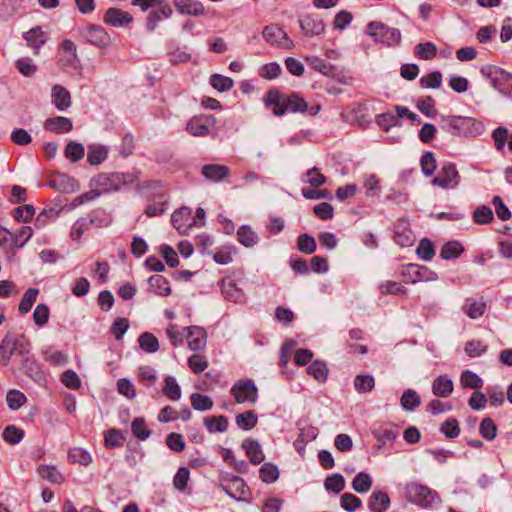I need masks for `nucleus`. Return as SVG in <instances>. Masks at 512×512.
<instances>
[{"label":"nucleus","instance_id":"f257e3e1","mask_svg":"<svg viewBox=\"0 0 512 512\" xmlns=\"http://www.w3.org/2000/svg\"><path fill=\"white\" fill-rule=\"evenodd\" d=\"M439 118L441 129L452 136L476 137L485 130L483 123L473 117L441 114Z\"/></svg>","mask_w":512,"mask_h":512},{"label":"nucleus","instance_id":"f03ea898","mask_svg":"<svg viewBox=\"0 0 512 512\" xmlns=\"http://www.w3.org/2000/svg\"><path fill=\"white\" fill-rule=\"evenodd\" d=\"M264 102L267 107L273 106V113L276 116H282L287 111L292 113H306L307 111L306 100L296 92L286 95L273 88L266 93Z\"/></svg>","mask_w":512,"mask_h":512},{"label":"nucleus","instance_id":"7ed1b4c3","mask_svg":"<svg viewBox=\"0 0 512 512\" xmlns=\"http://www.w3.org/2000/svg\"><path fill=\"white\" fill-rule=\"evenodd\" d=\"M140 172L99 173L90 181V187H99L102 193L117 192L122 188L131 187L138 179Z\"/></svg>","mask_w":512,"mask_h":512},{"label":"nucleus","instance_id":"20e7f679","mask_svg":"<svg viewBox=\"0 0 512 512\" xmlns=\"http://www.w3.org/2000/svg\"><path fill=\"white\" fill-rule=\"evenodd\" d=\"M404 497L407 502L422 509H432L435 504L441 503V497L436 490L418 481L405 484Z\"/></svg>","mask_w":512,"mask_h":512},{"label":"nucleus","instance_id":"39448f33","mask_svg":"<svg viewBox=\"0 0 512 512\" xmlns=\"http://www.w3.org/2000/svg\"><path fill=\"white\" fill-rule=\"evenodd\" d=\"M365 33L375 43L387 47L398 46L401 43L402 35L399 29L390 27L381 21H370L365 28Z\"/></svg>","mask_w":512,"mask_h":512},{"label":"nucleus","instance_id":"423d86ee","mask_svg":"<svg viewBox=\"0 0 512 512\" xmlns=\"http://www.w3.org/2000/svg\"><path fill=\"white\" fill-rule=\"evenodd\" d=\"M28 353V339L23 335L7 333L0 343V365L7 366L13 355Z\"/></svg>","mask_w":512,"mask_h":512},{"label":"nucleus","instance_id":"0eeeda50","mask_svg":"<svg viewBox=\"0 0 512 512\" xmlns=\"http://www.w3.org/2000/svg\"><path fill=\"white\" fill-rule=\"evenodd\" d=\"M480 72L496 90L503 95L512 96L511 73L495 65H484L481 67Z\"/></svg>","mask_w":512,"mask_h":512},{"label":"nucleus","instance_id":"6e6552de","mask_svg":"<svg viewBox=\"0 0 512 512\" xmlns=\"http://www.w3.org/2000/svg\"><path fill=\"white\" fill-rule=\"evenodd\" d=\"M400 276L405 284L434 281L438 278L437 273L428 267L413 263L402 265L400 267Z\"/></svg>","mask_w":512,"mask_h":512},{"label":"nucleus","instance_id":"1a4fd4ad","mask_svg":"<svg viewBox=\"0 0 512 512\" xmlns=\"http://www.w3.org/2000/svg\"><path fill=\"white\" fill-rule=\"evenodd\" d=\"M306 62L311 67V69L325 76L331 77L333 80H336L340 84L349 83L350 78L345 75L342 69L326 62L324 59L318 56L306 57Z\"/></svg>","mask_w":512,"mask_h":512},{"label":"nucleus","instance_id":"9d476101","mask_svg":"<svg viewBox=\"0 0 512 512\" xmlns=\"http://www.w3.org/2000/svg\"><path fill=\"white\" fill-rule=\"evenodd\" d=\"M460 181L461 176L456 165L452 162H445L431 183L443 189H453L460 184Z\"/></svg>","mask_w":512,"mask_h":512},{"label":"nucleus","instance_id":"9b49d317","mask_svg":"<svg viewBox=\"0 0 512 512\" xmlns=\"http://www.w3.org/2000/svg\"><path fill=\"white\" fill-rule=\"evenodd\" d=\"M230 393L239 404L245 402L254 404L258 399V389L252 379L235 382L230 389Z\"/></svg>","mask_w":512,"mask_h":512},{"label":"nucleus","instance_id":"f8f14e48","mask_svg":"<svg viewBox=\"0 0 512 512\" xmlns=\"http://www.w3.org/2000/svg\"><path fill=\"white\" fill-rule=\"evenodd\" d=\"M216 123L217 119L212 114L195 115L187 122L186 130L192 136L205 137L211 134Z\"/></svg>","mask_w":512,"mask_h":512},{"label":"nucleus","instance_id":"ddd939ff","mask_svg":"<svg viewBox=\"0 0 512 512\" xmlns=\"http://www.w3.org/2000/svg\"><path fill=\"white\" fill-rule=\"evenodd\" d=\"M262 36L267 43L281 49L294 48V42L278 24H270L264 27Z\"/></svg>","mask_w":512,"mask_h":512},{"label":"nucleus","instance_id":"4468645a","mask_svg":"<svg viewBox=\"0 0 512 512\" xmlns=\"http://www.w3.org/2000/svg\"><path fill=\"white\" fill-rule=\"evenodd\" d=\"M79 34L88 43L105 48L110 45L111 39L106 30L99 25L90 24L86 27L79 29Z\"/></svg>","mask_w":512,"mask_h":512},{"label":"nucleus","instance_id":"2eb2a0df","mask_svg":"<svg viewBox=\"0 0 512 512\" xmlns=\"http://www.w3.org/2000/svg\"><path fill=\"white\" fill-rule=\"evenodd\" d=\"M300 29L305 37L319 36L325 33L326 25L323 19L314 13L305 14L299 19Z\"/></svg>","mask_w":512,"mask_h":512},{"label":"nucleus","instance_id":"dca6fc26","mask_svg":"<svg viewBox=\"0 0 512 512\" xmlns=\"http://www.w3.org/2000/svg\"><path fill=\"white\" fill-rule=\"evenodd\" d=\"M21 360V369L26 376L31 378L33 381L40 383L45 380V375L40 368L39 363L35 357L31 354V343L28 340V353L19 355Z\"/></svg>","mask_w":512,"mask_h":512},{"label":"nucleus","instance_id":"f3484780","mask_svg":"<svg viewBox=\"0 0 512 512\" xmlns=\"http://www.w3.org/2000/svg\"><path fill=\"white\" fill-rule=\"evenodd\" d=\"M171 223L181 235H186L191 227L198 225V222L192 217V210L186 206L172 214Z\"/></svg>","mask_w":512,"mask_h":512},{"label":"nucleus","instance_id":"a211bd4d","mask_svg":"<svg viewBox=\"0 0 512 512\" xmlns=\"http://www.w3.org/2000/svg\"><path fill=\"white\" fill-rule=\"evenodd\" d=\"M187 338L188 347L192 351H199L205 348L207 333L204 328L196 325L183 328Z\"/></svg>","mask_w":512,"mask_h":512},{"label":"nucleus","instance_id":"6ab92c4d","mask_svg":"<svg viewBox=\"0 0 512 512\" xmlns=\"http://www.w3.org/2000/svg\"><path fill=\"white\" fill-rule=\"evenodd\" d=\"M223 480L226 484H221L222 489L231 498L240 501L245 493L246 483L243 478L227 473L223 476Z\"/></svg>","mask_w":512,"mask_h":512},{"label":"nucleus","instance_id":"aec40b11","mask_svg":"<svg viewBox=\"0 0 512 512\" xmlns=\"http://www.w3.org/2000/svg\"><path fill=\"white\" fill-rule=\"evenodd\" d=\"M155 6L157 8L151 10L146 18V29L149 32H153L160 21L170 18L173 14L172 8L165 0H160Z\"/></svg>","mask_w":512,"mask_h":512},{"label":"nucleus","instance_id":"412c9836","mask_svg":"<svg viewBox=\"0 0 512 512\" xmlns=\"http://www.w3.org/2000/svg\"><path fill=\"white\" fill-rule=\"evenodd\" d=\"M105 24L112 27H123L132 23L133 17L130 13L119 8H108L103 16Z\"/></svg>","mask_w":512,"mask_h":512},{"label":"nucleus","instance_id":"4be33fe9","mask_svg":"<svg viewBox=\"0 0 512 512\" xmlns=\"http://www.w3.org/2000/svg\"><path fill=\"white\" fill-rule=\"evenodd\" d=\"M49 186L60 193H73L79 189V183L73 177L58 173L54 178L49 181Z\"/></svg>","mask_w":512,"mask_h":512},{"label":"nucleus","instance_id":"5701e85b","mask_svg":"<svg viewBox=\"0 0 512 512\" xmlns=\"http://www.w3.org/2000/svg\"><path fill=\"white\" fill-rule=\"evenodd\" d=\"M173 4L182 15L198 17L206 14L205 6L199 0H173Z\"/></svg>","mask_w":512,"mask_h":512},{"label":"nucleus","instance_id":"b1692460","mask_svg":"<svg viewBox=\"0 0 512 512\" xmlns=\"http://www.w3.org/2000/svg\"><path fill=\"white\" fill-rule=\"evenodd\" d=\"M318 436V429L312 425H306L300 428L299 435L293 443L297 453L301 456L305 454L306 445L315 440Z\"/></svg>","mask_w":512,"mask_h":512},{"label":"nucleus","instance_id":"393cba45","mask_svg":"<svg viewBox=\"0 0 512 512\" xmlns=\"http://www.w3.org/2000/svg\"><path fill=\"white\" fill-rule=\"evenodd\" d=\"M393 239L398 245L402 247H409L413 245L414 235L407 221L399 220L395 224Z\"/></svg>","mask_w":512,"mask_h":512},{"label":"nucleus","instance_id":"a878e982","mask_svg":"<svg viewBox=\"0 0 512 512\" xmlns=\"http://www.w3.org/2000/svg\"><path fill=\"white\" fill-rule=\"evenodd\" d=\"M43 127L46 131L63 134L73 129L71 119L64 116L51 117L45 120Z\"/></svg>","mask_w":512,"mask_h":512},{"label":"nucleus","instance_id":"bb28decb","mask_svg":"<svg viewBox=\"0 0 512 512\" xmlns=\"http://www.w3.org/2000/svg\"><path fill=\"white\" fill-rule=\"evenodd\" d=\"M241 448L245 451L252 464L258 465L264 461L265 456L257 440L246 438L243 440Z\"/></svg>","mask_w":512,"mask_h":512},{"label":"nucleus","instance_id":"cd10ccee","mask_svg":"<svg viewBox=\"0 0 512 512\" xmlns=\"http://www.w3.org/2000/svg\"><path fill=\"white\" fill-rule=\"evenodd\" d=\"M230 169L226 165L221 164H205L202 166V175L205 179L212 182H219L227 178Z\"/></svg>","mask_w":512,"mask_h":512},{"label":"nucleus","instance_id":"c85d7f7f","mask_svg":"<svg viewBox=\"0 0 512 512\" xmlns=\"http://www.w3.org/2000/svg\"><path fill=\"white\" fill-rule=\"evenodd\" d=\"M51 97L52 103L60 111H64L71 106L70 92L59 84H56L52 87Z\"/></svg>","mask_w":512,"mask_h":512},{"label":"nucleus","instance_id":"c756f323","mask_svg":"<svg viewBox=\"0 0 512 512\" xmlns=\"http://www.w3.org/2000/svg\"><path fill=\"white\" fill-rule=\"evenodd\" d=\"M390 503V497L386 492L373 491L368 499V508L371 512H386Z\"/></svg>","mask_w":512,"mask_h":512},{"label":"nucleus","instance_id":"7c9ffc66","mask_svg":"<svg viewBox=\"0 0 512 512\" xmlns=\"http://www.w3.org/2000/svg\"><path fill=\"white\" fill-rule=\"evenodd\" d=\"M218 285L221 289L222 295L228 301L237 302L243 297L242 289L238 288L235 281L230 278H222Z\"/></svg>","mask_w":512,"mask_h":512},{"label":"nucleus","instance_id":"2f4dec72","mask_svg":"<svg viewBox=\"0 0 512 512\" xmlns=\"http://www.w3.org/2000/svg\"><path fill=\"white\" fill-rule=\"evenodd\" d=\"M454 384L447 375H440L432 382V392L437 397L446 398L453 392Z\"/></svg>","mask_w":512,"mask_h":512},{"label":"nucleus","instance_id":"473e14b6","mask_svg":"<svg viewBox=\"0 0 512 512\" xmlns=\"http://www.w3.org/2000/svg\"><path fill=\"white\" fill-rule=\"evenodd\" d=\"M87 223L96 228L108 227L112 223V217L103 208H96L92 210L87 216Z\"/></svg>","mask_w":512,"mask_h":512},{"label":"nucleus","instance_id":"72a5a7b5","mask_svg":"<svg viewBox=\"0 0 512 512\" xmlns=\"http://www.w3.org/2000/svg\"><path fill=\"white\" fill-rule=\"evenodd\" d=\"M149 290L159 296H169L171 294L170 283L166 277L156 274L148 278Z\"/></svg>","mask_w":512,"mask_h":512},{"label":"nucleus","instance_id":"f704fd0d","mask_svg":"<svg viewBox=\"0 0 512 512\" xmlns=\"http://www.w3.org/2000/svg\"><path fill=\"white\" fill-rule=\"evenodd\" d=\"M108 153L107 146L91 144L88 146L87 162L93 166L100 165L107 159Z\"/></svg>","mask_w":512,"mask_h":512},{"label":"nucleus","instance_id":"c9c22d12","mask_svg":"<svg viewBox=\"0 0 512 512\" xmlns=\"http://www.w3.org/2000/svg\"><path fill=\"white\" fill-rule=\"evenodd\" d=\"M463 252L464 247L459 241H448L442 246L440 257L444 260H455L459 258Z\"/></svg>","mask_w":512,"mask_h":512},{"label":"nucleus","instance_id":"e433bc0d","mask_svg":"<svg viewBox=\"0 0 512 512\" xmlns=\"http://www.w3.org/2000/svg\"><path fill=\"white\" fill-rule=\"evenodd\" d=\"M126 432L112 428L106 431L104 435V446L108 449L122 447L126 441Z\"/></svg>","mask_w":512,"mask_h":512},{"label":"nucleus","instance_id":"4c0bfd02","mask_svg":"<svg viewBox=\"0 0 512 512\" xmlns=\"http://www.w3.org/2000/svg\"><path fill=\"white\" fill-rule=\"evenodd\" d=\"M204 425L210 433H223L228 429V419L224 415L204 418Z\"/></svg>","mask_w":512,"mask_h":512},{"label":"nucleus","instance_id":"58836bf2","mask_svg":"<svg viewBox=\"0 0 512 512\" xmlns=\"http://www.w3.org/2000/svg\"><path fill=\"white\" fill-rule=\"evenodd\" d=\"M236 425L242 430L249 431L252 430L258 423L257 414L252 411H246L244 413H240L235 417Z\"/></svg>","mask_w":512,"mask_h":512},{"label":"nucleus","instance_id":"ea45409f","mask_svg":"<svg viewBox=\"0 0 512 512\" xmlns=\"http://www.w3.org/2000/svg\"><path fill=\"white\" fill-rule=\"evenodd\" d=\"M237 239L245 247H253L258 241V235L248 225H242L237 231Z\"/></svg>","mask_w":512,"mask_h":512},{"label":"nucleus","instance_id":"a19ab883","mask_svg":"<svg viewBox=\"0 0 512 512\" xmlns=\"http://www.w3.org/2000/svg\"><path fill=\"white\" fill-rule=\"evenodd\" d=\"M139 347L146 353H155L159 349L157 337L150 332H143L138 337Z\"/></svg>","mask_w":512,"mask_h":512},{"label":"nucleus","instance_id":"79ce46f5","mask_svg":"<svg viewBox=\"0 0 512 512\" xmlns=\"http://www.w3.org/2000/svg\"><path fill=\"white\" fill-rule=\"evenodd\" d=\"M162 391L172 401H177L181 398V388L173 376L165 377Z\"/></svg>","mask_w":512,"mask_h":512},{"label":"nucleus","instance_id":"37998d69","mask_svg":"<svg viewBox=\"0 0 512 512\" xmlns=\"http://www.w3.org/2000/svg\"><path fill=\"white\" fill-rule=\"evenodd\" d=\"M37 472L40 477L51 483L61 484L65 480L60 471L54 466L40 465Z\"/></svg>","mask_w":512,"mask_h":512},{"label":"nucleus","instance_id":"c03bdc74","mask_svg":"<svg viewBox=\"0 0 512 512\" xmlns=\"http://www.w3.org/2000/svg\"><path fill=\"white\" fill-rule=\"evenodd\" d=\"M400 403L404 410L413 411L421 404V400L415 390L407 389L403 392Z\"/></svg>","mask_w":512,"mask_h":512},{"label":"nucleus","instance_id":"a18cd8bd","mask_svg":"<svg viewBox=\"0 0 512 512\" xmlns=\"http://www.w3.org/2000/svg\"><path fill=\"white\" fill-rule=\"evenodd\" d=\"M68 459L72 464L88 466L92 462V457L88 451L83 448L75 447L68 451Z\"/></svg>","mask_w":512,"mask_h":512},{"label":"nucleus","instance_id":"49530a36","mask_svg":"<svg viewBox=\"0 0 512 512\" xmlns=\"http://www.w3.org/2000/svg\"><path fill=\"white\" fill-rule=\"evenodd\" d=\"M24 435V430L15 425L6 426L2 433L3 440L10 445H17L20 443L24 438Z\"/></svg>","mask_w":512,"mask_h":512},{"label":"nucleus","instance_id":"de8ad7c7","mask_svg":"<svg viewBox=\"0 0 512 512\" xmlns=\"http://www.w3.org/2000/svg\"><path fill=\"white\" fill-rule=\"evenodd\" d=\"M259 478L262 482L271 484L279 478V469L273 463H264L259 469Z\"/></svg>","mask_w":512,"mask_h":512},{"label":"nucleus","instance_id":"09e8293b","mask_svg":"<svg viewBox=\"0 0 512 512\" xmlns=\"http://www.w3.org/2000/svg\"><path fill=\"white\" fill-rule=\"evenodd\" d=\"M414 54L422 60H431L437 55V47L432 42L419 43L414 48Z\"/></svg>","mask_w":512,"mask_h":512},{"label":"nucleus","instance_id":"8fccbe9b","mask_svg":"<svg viewBox=\"0 0 512 512\" xmlns=\"http://www.w3.org/2000/svg\"><path fill=\"white\" fill-rule=\"evenodd\" d=\"M210 85L219 92H227L234 85L233 79L222 74H212L209 79Z\"/></svg>","mask_w":512,"mask_h":512},{"label":"nucleus","instance_id":"3c124183","mask_svg":"<svg viewBox=\"0 0 512 512\" xmlns=\"http://www.w3.org/2000/svg\"><path fill=\"white\" fill-rule=\"evenodd\" d=\"M307 373L319 382H325L328 377V368L324 361L315 360L308 368Z\"/></svg>","mask_w":512,"mask_h":512},{"label":"nucleus","instance_id":"603ef678","mask_svg":"<svg viewBox=\"0 0 512 512\" xmlns=\"http://www.w3.org/2000/svg\"><path fill=\"white\" fill-rule=\"evenodd\" d=\"M416 254L423 261L428 262L432 260L435 256V246L433 242L428 238L421 239L416 249Z\"/></svg>","mask_w":512,"mask_h":512},{"label":"nucleus","instance_id":"864d4df0","mask_svg":"<svg viewBox=\"0 0 512 512\" xmlns=\"http://www.w3.org/2000/svg\"><path fill=\"white\" fill-rule=\"evenodd\" d=\"M375 379L370 374L357 375L354 379V388L358 393H368L374 389Z\"/></svg>","mask_w":512,"mask_h":512},{"label":"nucleus","instance_id":"5fc2aeb1","mask_svg":"<svg viewBox=\"0 0 512 512\" xmlns=\"http://www.w3.org/2000/svg\"><path fill=\"white\" fill-rule=\"evenodd\" d=\"M38 294H39V290L37 288H28L25 291V293L19 303V307H18L20 314H22V315L27 314L31 310L33 304L36 301Z\"/></svg>","mask_w":512,"mask_h":512},{"label":"nucleus","instance_id":"6e6d98bb","mask_svg":"<svg viewBox=\"0 0 512 512\" xmlns=\"http://www.w3.org/2000/svg\"><path fill=\"white\" fill-rule=\"evenodd\" d=\"M131 431L133 435L144 441L148 439L152 433V431L146 426V421L142 417H136L131 423Z\"/></svg>","mask_w":512,"mask_h":512},{"label":"nucleus","instance_id":"4d7b16f0","mask_svg":"<svg viewBox=\"0 0 512 512\" xmlns=\"http://www.w3.org/2000/svg\"><path fill=\"white\" fill-rule=\"evenodd\" d=\"M35 215V208L31 204H25L22 206H18L13 209L12 217L17 222L28 223L30 222Z\"/></svg>","mask_w":512,"mask_h":512},{"label":"nucleus","instance_id":"13d9d810","mask_svg":"<svg viewBox=\"0 0 512 512\" xmlns=\"http://www.w3.org/2000/svg\"><path fill=\"white\" fill-rule=\"evenodd\" d=\"M24 38L28 46L39 49L45 42L44 32L40 27H35L25 33Z\"/></svg>","mask_w":512,"mask_h":512},{"label":"nucleus","instance_id":"bf43d9fd","mask_svg":"<svg viewBox=\"0 0 512 512\" xmlns=\"http://www.w3.org/2000/svg\"><path fill=\"white\" fill-rule=\"evenodd\" d=\"M297 248L304 254H313L317 248L316 241L310 234L302 233L297 238Z\"/></svg>","mask_w":512,"mask_h":512},{"label":"nucleus","instance_id":"052dcab7","mask_svg":"<svg viewBox=\"0 0 512 512\" xmlns=\"http://www.w3.org/2000/svg\"><path fill=\"white\" fill-rule=\"evenodd\" d=\"M372 486V478L366 472H359L352 481V488L358 493H366Z\"/></svg>","mask_w":512,"mask_h":512},{"label":"nucleus","instance_id":"680f3d73","mask_svg":"<svg viewBox=\"0 0 512 512\" xmlns=\"http://www.w3.org/2000/svg\"><path fill=\"white\" fill-rule=\"evenodd\" d=\"M64 155L72 162H77L85 155L84 145L75 141H70L64 150Z\"/></svg>","mask_w":512,"mask_h":512},{"label":"nucleus","instance_id":"e2e57ef3","mask_svg":"<svg viewBox=\"0 0 512 512\" xmlns=\"http://www.w3.org/2000/svg\"><path fill=\"white\" fill-rule=\"evenodd\" d=\"M420 166L422 173L426 176H432L437 168L436 159L434 153L426 151L420 159Z\"/></svg>","mask_w":512,"mask_h":512},{"label":"nucleus","instance_id":"0e129e2a","mask_svg":"<svg viewBox=\"0 0 512 512\" xmlns=\"http://www.w3.org/2000/svg\"><path fill=\"white\" fill-rule=\"evenodd\" d=\"M472 218L477 224H489L494 219V214L489 206L480 205L474 210Z\"/></svg>","mask_w":512,"mask_h":512},{"label":"nucleus","instance_id":"69168bd1","mask_svg":"<svg viewBox=\"0 0 512 512\" xmlns=\"http://www.w3.org/2000/svg\"><path fill=\"white\" fill-rule=\"evenodd\" d=\"M497 431V426L491 418L486 417L482 419L479 425V433L484 439L488 441L494 440L497 436Z\"/></svg>","mask_w":512,"mask_h":512},{"label":"nucleus","instance_id":"338daca9","mask_svg":"<svg viewBox=\"0 0 512 512\" xmlns=\"http://www.w3.org/2000/svg\"><path fill=\"white\" fill-rule=\"evenodd\" d=\"M324 487L326 490L338 494L345 488V479L340 473L332 474L325 479Z\"/></svg>","mask_w":512,"mask_h":512},{"label":"nucleus","instance_id":"774afa93","mask_svg":"<svg viewBox=\"0 0 512 512\" xmlns=\"http://www.w3.org/2000/svg\"><path fill=\"white\" fill-rule=\"evenodd\" d=\"M190 400L192 407L197 411H208L213 407L212 399L204 394L193 393Z\"/></svg>","mask_w":512,"mask_h":512}]
</instances>
